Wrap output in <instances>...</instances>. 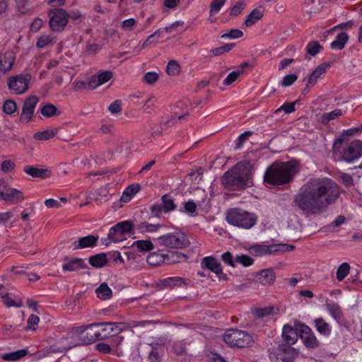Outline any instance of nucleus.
I'll return each mask as SVG.
<instances>
[{
    "mask_svg": "<svg viewBox=\"0 0 362 362\" xmlns=\"http://www.w3.org/2000/svg\"><path fill=\"white\" fill-rule=\"evenodd\" d=\"M185 257L184 255L177 252H169L166 254L153 252L148 255L146 262L152 266H158L162 263L171 264L180 262L181 259Z\"/></svg>",
    "mask_w": 362,
    "mask_h": 362,
    "instance_id": "obj_12",
    "label": "nucleus"
},
{
    "mask_svg": "<svg viewBox=\"0 0 362 362\" xmlns=\"http://www.w3.org/2000/svg\"><path fill=\"white\" fill-rule=\"evenodd\" d=\"M109 192L106 187H100L95 190L93 199L95 201L105 202L108 200Z\"/></svg>",
    "mask_w": 362,
    "mask_h": 362,
    "instance_id": "obj_50",
    "label": "nucleus"
},
{
    "mask_svg": "<svg viewBox=\"0 0 362 362\" xmlns=\"http://www.w3.org/2000/svg\"><path fill=\"white\" fill-rule=\"evenodd\" d=\"M23 171L33 177L46 178L49 177V171L47 169L37 168L32 165H25Z\"/></svg>",
    "mask_w": 362,
    "mask_h": 362,
    "instance_id": "obj_30",
    "label": "nucleus"
},
{
    "mask_svg": "<svg viewBox=\"0 0 362 362\" xmlns=\"http://www.w3.org/2000/svg\"><path fill=\"white\" fill-rule=\"evenodd\" d=\"M331 66L330 63L323 62L317 66V67L310 74L308 79V86H314L317 79Z\"/></svg>",
    "mask_w": 362,
    "mask_h": 362,
    "instance_id": "obj_26",
    "label": "nucleus"
},
{
    "mask_svg": "<svg viewBox=\"0 0 362 362\" xmlns=\"http://www.w3.org/2000/svg\"><path fill=\"white\" fill-rule=\"evenodd\" d=\"M162 209H164L165 214H168L175 211L177 209V205L173 197L169 194H163L161 198Z\"/></svg>",
    "mask_w": 362,
    "mask_h": 362,
    "instance_id": "obj_35",
    "label": "nucleus"
},
{
    "mask_svg": "<svg viewBox=\"0 0 362 362\" xmlns=\"http://www.w3.org/2000/svg\"><path fill=\"white\" fill-rule=\"evenodd\" d=\"M341 145L340 153L342 160L347 163H353L358 160L362 156V141L355 140L349 144H343V139L339 138L334 144V148H337V145Z\"/></svg>",
    "mask_w": 362,
    "mask_h": 362,
    "instance_id": "obj_5",
    "label": "nucleus"
},
{
    "mask_svg": "<svg viewBox=\"0 0 362 362\" xmlns=\"http://www.w3.org/2000/svg\"><path fill=\"white\" fill-rule=\"evenodd\" d=\"M224 341L231 347L245 348L252 342V337L246 332L237 329H231L223 335Z\"/></svg>",
    "mask_w": 362,
    "mask_h": 362,
    "instance_id": "obj_7",
    "label": "nucleus"
},
{
    "mask_svg": "<svg viewBox=\"0 0 362 362\" xmlns=\"http://www.w3.org/2000/svg\"><path fill=\"white\" fill-rule=\"evenodd\" d=\"M279 356L282 362H294L298 355L296 349L287 344H279Z\"/></svg>",
    "mask_w": 362,
    "mask_h": 362,
    "instance_id": "obj_22",
    "label": "nucleus"
},
{
    "mask_svg": "<svg viewBox=\"0 0 362 362\" xmlns=\"http://www.w3.org/2000/svg\"><path fill=\"white\" fill-rule=\"evenodd\" d=\"M362 132V124L358 126L346 129L343 132L342 136H356Z\"/></svg>",
    "mask_w": 362,
    "mask_h": 362,
    "instance_id": "obj_62",
    "label": "nucleus"
},
{
    "mask_svg": "<svg viewBox=\"0 0 362 362\" xmlns=\"http://www.w3.org/2000/svg\"><path fill=\"white\" fill-rule=\"evenodd\" d=\"M31 78V74L28 73L11 76L8 78V90L13 94H23L28 90Z\"/></svg>",
    "mask_w": 362,
    "mask_h": 362,
    "instance_id": "obj_11",
    "label": "nucleus"
},
{
    "mask_svg": "<svg viewBox=\"0 0 362 362\" xmlns=\"http://www.w3.org/2000/svg\"><path fill=\"white\" fill-rule=\"evenodd\" d=\"M39 100V98L36 95H31L25 100L20 117L21 122L28 123L32 119Z\"/></svg>",
    "mask_w": 362,
    "mask_h": 362,
    "instance_id": "obj_18",
    "label": "nucleus"
},
{
    "mask_svg": "<svg viewBox=\"0 0 362 362\" xmlns=\"http://www.w3.org/2000/svg\"><path fill=\"white\" fill-rule=\"evenodd\" d=\"M88 266L85 259L81 258H73L67 260L62 264L63 272H75L81 269H86Z\"/></svg>",
    "mask_w": 362,
    "mask_h": 362,
    "instance_id": "obj_25",
    "label": "nucleus"
},
{
    "mask_svg": "<svg viewBox=\"0 0 362 362\" xmlns=\"http://www.w3.org/2000/svg\"><path fill=\"white\" fill-rule=\"evenodd\" d=\"M192 281L189 279L180 276H170L160 279L158 286L160 289H173L175 288H187L192 286Z\"/></svg>",
    "mask_w": 362,
    "mask_h": 362,
    "instance_id": "obj_14",
    "label": "nucleus"
},
{
    "mask_svg": "<svg viewBox=\"0 0 362 362\" xmlns=\"http://www.w3.org/2000/svg\"><path fill=\"white\" fill-rule=\"evenodd\" d=\"M112 76L113 74L111 71H104L99 74L92 76L91 78L95 88L107 83L112 78Z\"/></svg>",
    "mask_w": 362,
    "mask_h": 362,
    "instance_id": "obj_33",
    "label": "nucleus"
},
{
    "mask_svg": "<svg viewBox=\"0 0 362 362\" xmlns=\"http://www.w3.org/2000/svg\"><path fill=\"white\" fill-rule=\"evenodd\" d=\"M264 12V9L262 6L253 9L245 21V25L249 27L255 24L258 20L262 18Z\"/></svg>",
    "mask_w": 362,
    "mask_h": 362,
    "instance_id": "obj_34",
    "label": "nucleus"
},
{
    "mask_svg": "<svg viewBox=\"0 0 362 362\" xmlns=\"http://www.w3.org/2000/svg\"><path fill=\"white\" fill-rule=\"evenodd\" d=\"M89 264L95 268H102L107 265V255L105 252H101L92 255L88 259Z\"/></svg>",
    "mask_w": 362,
    "mask_h": 362,
    "instance_id": "obj_31",
    "label": "nucleus"
},
{
    "mask_svg": "<svg viewBox=\"0 0 362 362\" xmlns=\"http://www.w3.org/2000/svg\"><path fill=\"white\" fill-rule=\"evenodd\" d=\"M242 74V70H235L230 72L227 77L223 80V84L224 86H230L234 83L240 75Z\"/></svg>",
    "mask_w": 362,
    "mask_h": 362,
    "instance_id": "obj_59",
    "label": "nucleus"
},
{
    "mask_svg": "<svg viewBox=\"0 0 362 362\" xmlns=\"http://www.w3.org/2000/svg\"><path fill=\"white\" fill-rule=\"evenodd\" d=\"M164 344L165 340L161 339L159 344H156L155 345L153 344H146L141 346V349L143 353L147 354L149 362H161L162 346Z\"/></svg>",
    "mask_w": 362,
    "mask_h": 362,
    "instance_id": "obj_17",
    "label": "nucleus"
},
{
    "mask_svg": "<svg viewBox=\"0 0 362 362\" xmlns=\"http://www.w3.org/2000/svg\"><path fill=\"white\" fill-rule=\"evenodd\" d=\"M252 131H245L240 134L236 140L235 141V149L240 150L243 148L244 144L249 139V138L253 135Z\"/></svg>",
    "mask_w": 362,
    "mask_h": 362,
    "instance_id": "obj_47",
    "label": "nucleus"
},
{
    "mask_svg": "<svg viewBox=\"0 0 362 362\" xmlns=\"http://www.w3.org/2000/svg\"><path fill=\"white\" fill-rule=\"evenodd\" d=\"M166 71L168 75L176 76L180 72V66L175 60H170L166 68Z\"/></svg>",
    "mask_w": 362,
    "mask_h": 362,
    "instance_id": "obj_55",
    "label": "nucleus"
},
{
    "mask_svg": "<svg viewBox=\"0 0 362 362\" xmlns=\"http://www.w3.org/2000/svg\"><path fill=\"white\" fill-rule=\"evenodd\" d=\"M298 103V100L289 103L285 102L275 112L276 114L280 112H284L286 114H291L296 111V105Z\"/></svg>",
    "mask_w": 362,
    "mask_h": 362,
    "instance_id": "obj_49",
    "label": "nucleus"
},
{
    "mask_svg": "<svg viewBox=\"0 0 362 362\" xmlns=\"http://www.w3.org/2000/svg\"><path fill=\"white\" fill-rule=\"evenodd\" d=\"M234 47V43H227L223 46L211 49L210 52L212 53L214 56H219L224 53L230 52Z\"/></svg>",
    "mask_w": 362,
    "mask_h": 362,
    "instance_id": "obj_53",
    "label": "nucleus"
},
{
    "mask_svg": "<svg viewBox=\"0 0 362 362\" xmlns=\"http://www.w3.org/2000/svg\"><path fill=\"white\" fill-rule=\"evenodd\" d=\"M3 111L7 115H12L17 110V105L12 100H7L3 104Z\"/></svg>",
    "mask_w": 362,
    "mask_h": 362,
    "instance_id": "obj_57",
    "label": "nucleus"
},
{
    "mask_svg": "<svg viewBox=\"0 0 362 362\" xmlns=\"http://www.w3.org/2000/svg\"><path fill=\"white\" fill-rule=\"evenodd\" d=\"M325 307L332 317L339 322L343 317V313L339 305L334 303H327Z\"/></svg>",
    "mask_w": 362,
    "mask_h": 362,
    "instance_id": "obj_38",
    "label": "nucleus"
},
{
    "mask_svg": "<svg viewBox=\"0 0 362 362\" xmlns=\"http://www.w3.org/2000/svg\"><path fill=\"white\" fill-rule=\"evenodd\" d=\"M107 255V262L112 261L115 264H124V259L122 257L121 253L119 251H110L105 253Z\"/></svg>",
    "mask_w": 362,
    "mask_h": 362,
    "instance_id": "obj_51",
    "label": "nucleus"
},
{
    "mask_svg": "<svg viewBox=\"0 0 362 362\" xmlns=\"http://www.w3.org/2000/svg\"><path fill=\"white\" fill-rule=\"evenodd\" d=\"M351 267L349 263L343 262L337 268L336 272V279L339 281H342L349 274Z\"/></svg>",
    "mask_w": 362,
    "mask_h": 362,
    "instance_id": "obj_43",
    "label": "nucleus"
},
{
    "mask_svg": "<svg viewBox=\"0 0 362 362\" xmlns=\"http://www.w3.org/2000/svg\"><path fill=\"white\" fill-rule=\"evenodd\" d=\"M322 49L323 47L317 41L315 40L309 42L305 47L307 54L312 57L315 56Z\"/></svg>",
    "mask_w": 362,
    "mask_h": 362,
    "instance_id": "obj_46",
    "label": "nucleus"
},
{
    "mask_svg": "<svg viewBox=\"0 0 362 362\" xmlns=\"http://www.w3.org/2000/svg\"><path fill=\"white\" fill-rule=\"evenodd\" d=\"M201 267L208 269L215 274H222L221 263L213 256L204 257L201 261Z\"/></svg>",
    "mask_w": 362,
    "mask_h": 362,
    "instance_id": "obj_23",
    "label": "nucleus"
},
{
    "mask_svg": "<svg viewBox=\"0 0 362 362\" xmlns=\"http://www.w3.org/2000/svg\"><path fill=\"white\" fill-rule=\"evenodd\" d=\"M144 78L146 83L152 84L158 79V74L155 71H148L145 74Z\"/></svg>",
    "mask_w": 362,
    "mask_h": 362,
    "instance_id": "obj_64",
    "label": "nucleus"
},
{
    "mask_svg": "<svg viewBox=\"0 0 362 362\" xmlns=\"http://www.w3.org/2000/svg\"><path fill=\"white\" fill-rule=\"evenodd\" d=\"M0 197L4 201L11 202H18L23 199V193L14 188H9L6 192H0Z\"/></svg>",
    "mask_w": 362,
    "mask_h": 362,
    "instance_id": "obj_27",
    "label": "nucleus"
},
{
    "mask_svg": "<svg viewBox=\"0 0 362 362\" xmlns=\"http://www.w3.org/2000/svg\"><path fill=\"white\" fill-rule=\"evenodd\" d=\"M100 340L119 334L124 328L122 322H98Z\"/></svg>",
    "mask_w": 362,
    "mask_h": 362,
    "instance_id": "obj_15",
    "label": "nucleus"
},
{
    "mask_svg": "<svg viewBox=\"0 0 362 362\" xmlns=\"http://www.w3.org/2000/svg\"><path fill=\"white\" fill-rule=\"evenodd\" d=\"M343 115V112L341 109H335L329 112L324 113L322 115V121L329 122L336 118L341 117Z\"/></svg>",
    "mask_w": 362,
    "mask_h": 362,
    "instance_id": "obj_58",
    "label": "nucleus"
},
{
    "mask_svg": "<svg viewBox=\"0 0 362 362\" xmlns=\"http://www.w3.org/2000/svg\"><path fill=\"white\" fill-rule=\"evenodd\" d=\"M253 172V167L250 162L240 161L223 175L221 184L229 190L245 189L252 185Z\"/></svg>",
    "mask_w": 362,
    "mask_h": 362,
    "instance_id": "obj_2",
    "label": "nucleus"
},
{
    "mask_svg": "<svg viewBox=\"0 0 362 362\" xmlns=\"http://www.w3.org/2000/svg\"><path fill=\"white\" fill-rule=\"evenodd\" d=\"M294 246L287 244L254 245L249 249L250 253L255 256L277 254L281 251H290Z\"/></svg>",
    "mask_w": 362,
    "mask_h": 362,
    "instance_id": "obj_13",
    "label": "nucleus"
},
{
    "mask_svg": "<svg viewBox=\"0 0 362 362\" xmlns=\"http://www.w3.org/2000/svg\"><path fill=\"white\" fill-rule=\"evenodd\" d=\"M299 170V163L296 160L274 163L267 168L264 181L275 186L288 184L293 180Z\"/></svg>",
    "mask_w": 362,
    "mask_h": 362,
    "instance_id": "obj_3",
    "label": "nucleus"
},
{
    "mask_svg": "<svg viewBox=\"0 0 362 362\" xmlns=\"http://www.w3.org/2000/svg\"><path fill=\"white\" fill-rule=\"evenodd\" d=\"M55 37L52 35H41L37 40L36 46L40 49L45 48L54 42Z\"/></svg>",
    "mask_w": 362,
    "mask_h": 362,
    "instance_id": "obj_48",
    "label": "nucleus"
},
{
    "mask_svg": "<svg viewBox=\"0 0 362 362\" xmlns=\"http://www.w3.org/2000/svg\"><path fill=\"white\" fill-rule=\"evenodd\" d=\"M226 0H213L210 6V15L217 14L226 4Z\"/></svg>",
    "mask_w": 362,
    "mask_h": 362,
    "instance_id": "obj_56",
    "label": "nucleus"
},
{
    "mask_svg": "<svg viewBox=\"0 0 362 362\" xmlns=\"http://www.w3.org/2000/svg\"><path fill=\"white\" fill-rule=\"evenodd\" d=\"M226 221L230 225L244 229H250L256 224L257 217L255 214L235 208L228 211Z\"/></svg>",
    "mask_w": 362,
    "mask_h": 362,
    "instance_id": "obj_4",
    "label": "nucleus"
},
{
    "mask_svg": "<svg viewBox=\"0 0 362 362\" xmlns=\"http://www.w3.org/2000/svg\"><path fill=\"white\" fill-rule=\"evenodd\" d=\"M16 61V54L11 50L0 52V73L5 74L11 70Z\"/></svg>",
    "mask_w": 362,
    "mask_h": 362,
    "instance_id": "obj_20",
    "label": "nucleus"
},
{
    "mask_svg": "<svg viewBox=\"0 0 362 362\" xmlns=\"http://www.w3.org/2000/svg\"><path fill=\"white\" fill-rule=\"evenodd\" d=\"M255 277L263 286H270L274 284L276 274L273 269H264L257 273Z\"/></svg>",
    "mask_w": 362,
    "mask_h": 362,
    "instance_id": "obj_24",
    "label": "nucleus"
},
{
    "mask_svg": "<svg viewBox=\"0 0 362 362\" xmlns=\"http://www.w3.org/2000/svg\"><path fill=\"white\" fill-rule=\"evenodd\" d=\"M315 327L319 333L324 336H329L331 333V326L322 317L315 319Z\"/></svg>",
    "mask_w": 362,
    "mask_h": 362,
    "instance_id": "obj_41",
    "label": "nucleus"
},
{
    "mask_svg": "<svg viewBox=\"0 0 362 362\" xmlns=\"http://www.w3.org/2000/svg\"><path fill=\"white\" fill-rule=\"evenodd\" d=\"M133 235V221L125 220L112 226L108 232V239L113 243H119L126 239L125 235Z\"/></svg>",
    "mask_w": 362,
    "mask_h": 362,
    "instance_id": "obj_10",
    "label": "nucleus"
},
{
    "mask_svg": "<svg viewBox=\"0 0 362 362\" xmlns=\"http://www.w3.org/2000/svg\"><path fill=\"white\" fill-rule=\"evenodd\" d=\"M40 113L46 118H49L60 115L61 112L58 108L52 103H46L43 105L40 110Z\"/></svg>",
    "mask_w": 362,
    "mask_h": 362,
    "instance_id": "obj_36",
    "label": "nucleus"
},
{
    "mask_svg": "<svg viewBox=\"0 0 362 362\" xmlns=\"http://www.w3.org/2000/svg\"><path fill=\"white\" fill-rule=\"evenodd\" d=\"M349 40V35L344 32L339 33L330 44L332 50H341Z\"/></svg>",
    "mask_w": 362,
    "mask_h": 362,
    "instance_id": "obj_32",
    "label": "nucleus"
},
{
    "mask_svg": "<svg viewBox=\"0 0 362 362\" xmlns=\"http://www.w3.org/2000/svg\"><path fill=\"white\" fill-rule=\"evenodd\" d=\"M278 311L277 308L274 306H267L264 308H255L252 309V313L254 316L258 318H263L264 317L273 315Z\"/></svg>",
    "mask_w": 362,
    "mask_h": 362,
    "instance_id": "obj_37",
    "label": "nucleus"
},
{
    "mask_svg": "<svg viewBox=\"0 0 362 362\" xmlns=\"http://www.w3.org/2000/svg\"><path fill=\"white\" fill-rule=\"evenodd\" d=\"M159 245L170 247L182 249L187 247L189 241L186 235L180 231L168 233L157 238Z\"/></svg>",
    "mask_w": 362,
    "mask_h": 362,
    "instance_id": "obj_8",
    "label": "nucleus"
},
{
    "mask_svg": "<svg viewBox=\"0 0 362 362\" xmlns=\"http://www.w3.org/2000/svg\"><path fill=\"white\" fill-rule=\"evenodd\" d=\"M221 259L227 265L232 267H235L236 266L235 257H233L232 253L230 252H223L221 255Z\"/></svg>",
    "mask_w": 362,
    "mask_h": 362,
    "instance_id": "obj_61",
    "label": "nucleus"
},
{
    "mask_svg": "<svg viewBox=\"0 0 362 362\" xmlns=\"http://www.w3.org/2000/svg\"><path fill=\"white\" fill-rule=\"evenodd\" d=\"M243 35L242 30L239 29H232L229 32L221 35V38L222 39H238Z\"/></svg>",
    "mask_w": 362,
    "mask_h": 362,
    "instance_id": "obj_60",
    "label": "nucleus"
},
{
    "mask_svg": "<svg viewBox=\"0 0 362 362\" xmlns=\"http://www.w3.org/2000/svg\"><path fill=\"white\" fill-rule=\"evenodd\" d=\"M339 196V188L331 178H309L293 197L295 206L305 215L320 214L334 204Z\"/></svg>",
    "mask_w": 362,
    "mask_h": 362,
    "instance_id": "obj_1",
    "label": "nucleus"
},
{
    "mask_svg": "<svg viewBox=\"0 0 362 362\" xmlns=\"http://www.w3.org/2000/svg\"><path fill=\"white\" fill-rule=\"evenodd\" d=\"M182 205L183 207L178 209L180 213H185L190 217H195L198 215L197 205L192 199L184 202Z\"/></svg>",
    "mask_w": 362,
    "mask_h": 362,
    "instance_id": "obj_29",
    "label": "nucleus"
},
{
    "mask_svg": "<svg viewBox=\"0 0 362 362\" xmlns=\"http://www.w3.org/2000/svg\"><path fill=\"white\" fill-rule=\"evenodd\" d=\"M98 235L91 234L79 238L78 240L72 243V250H76L86 248H94L98 245Z\"/></svg>",
    "mask_w": 362,
    "mask_h": 362,
    "instance_id": "obj_19",
    "label": "nucleus"
},
{
    "mask_svg": "<svg viewBox=\"0 0 362 362\" xmlns=\"http://www.w3.org/2000/svg\"><path fill=\"white\" fill-rule=\"evenodd\" d=\"M28 354V350L25 349H20L16 351L11 352L8 354H5L2 356V359L5 361H18L24 356H25Z\"/></svg>",
    "mask_w": 362,
    "mask_h": 362,
    "instance_id": "obj_45",
    "label": "nucleus"
},
{
    "mask_svg": "<svg viewBox=\"0 0 362 362\" xmlns=\"http://www.w3.org/2000/svg\"><path fill=\"white\" fill-rule=\"evenodd\" d=\"M132 247L136 248L141 252H151L154 249V245L149 240H139L133 243Z\"/></svg>",
    "mask_w": 362,
    "mask_h": 362,
    "instance_id": "obj_40",
    "label": "nucleus"
},
{
    "mask_svg": "<svg viewBox=\"0 0 362 362\" xmlns=\"http://www.w3.org/2000/svg\"><path fill=\"white\" fill-rule=\"evenodd\" d=\"M93 85V81L91 77L89 78L87 81L76 80L74 83V89L76 90L95 89Z\"/></svg>",
    "mask_w": 362,
    "mask_h": 362,
    "instance_id": "obj_44",
    "label": "nucleus"
},
{
    "mask_svg": "<svg viewBox=\"0 0 362 362\" xmlns=\"http://www.w3.org/2000/svg\"><path fill=\"white\" fill-rule=\"evenodd\" d=\"M140 189L141 185L139 183L132 184L126 187L123 192V196L128 197V200H130Z\"/></svg>",
    "mask_w": 362,
    "mask_h": 362,
    "instance_id": "obj_52",
    "label": "nucleus"
},
{
    "mask_svg": "<svg viewBox=\"0 0 362 362\" xmlns=\"http://www.w3.org/2000/svg\"><path fill=\"white\" fill-rule=\"evenodd\" d=\"M47 16L49 25L54 32H62L66 27L71 15L64 9L56 8L50 9Z\"/></svg>",
    "mask_w": 362,
    "mask_h": 362,
    "instance_id": "obj_9",
    "label": "nucleus"
},
{
    "mask_svg": "<svg viewBox=\"0 0 362 362\" xmlns=\"http://www.w3.org/2000/svg\"><path fill=\"white\" fill-rule=\"evenodd\" d=\"M71 334L78 337L81 339L80 341L75 343L76 346L91 344L96 340H100L98 323L74 327Z\"/></svg>",
    "mask_w": 362,
    "mask_h": 362,
    "instance_id": "obj_6",
    "label": "nucleus"
},
{
    "mask_svg": "<svg viewBox=\"0 0 362 362\" xmlns=\"http://www.w3.org/2000/svg\"><path fill=\"white\" fill-rule=\"evenodd\" d=\"M59 132L58 128L46 129L42 132H37L34 134L33 138L38 141H47L54 137Z\"/></svg>",
    "mask_w": 362,
    "mask_h": 362,
    "instance_id": "obj_39",
    "label": "nucleus"
},
{
    "mask_svg": "<svg viewBox=\"0 0 362 362\" xmlns=\"http://www.w3.org/2000/svg\"><path fill=\"white\" fill-rule=\"evenodd\" d=\"M236 264H241L245 267H250L254 264V259L247 255H239L235 256Z\"/></svg>",
    "mask_w": 362,
    "mask_h": 362,
    "instance_id": "obj_54",
    "label": "nucleus"
},
{
    "mask_svg": "<svg viewBox=\"0 0 362 362\" xmlns=\"http://www.w3.org/2000/svg\"><path fill=\"white\" fill-rule=\"evenodd\" d=\"M303 344L308 348L315 349L319 346V342L311 329L303 324H299L296 328Z\"/></svg>",
    "mask_w": 362,
    "mask_h": 362,
    "instance_id": "obj_16",
    "label": "nucleus"
},
{
    "mask_svg": "<svg viewBox=\"0 0 362 362\" xmlns=\"http://www.w3.org/2000/svg\"><path fill=\"white\" fill-rule=\"evenodd\" d=\"M1 301L8 307L21 308L23 305V301L19 298H12V296H0Z\"/></svg>",
    "mask_w": 362,
    "mask_h": 362,
    "instance_id": "obj_42",
    "label": "nucleus"
},
{
    "mask_svg": "<svg viewBox=\"0 0 362 362\" xmlns=\"http://www.w3.org/2000/svg\"><path fill=\"white\" fill-rule=\"evenodd\" d=\"M163 226L161 224H151L147 221H133V234L147 233L157 232Z\"/></svg>",
    "mask_w": 362,
    "mask_h": 362,
    "instance_id": "obj_21",
    "label": "nucleus"
},
{
    "mask_svg": "<svg viewBox=\"0 0 362 362\" xmlns=\"http://www.w3.org/2000/svg\"><path fill=\"white\" fill-rule=\"evenodd\" d=\"M298 78L295 74H291L285 76L282 80L281 85L284 87L291 86Z\"/></svg>",
    "mask_w": 362,
    "mask_h": 362,
    "instance_id": "obj_63",
    "label": "nucleus"
},
{
    "mask_svg": "<svg viewBox=\"0 0 362 362\" xmlns=\"http://www.w3.org/2000/svg\"><path fill=\"white\" fill-rule=\"evenodd\" d=\"M282 337L286 344L291 346L296 342L298 339V332L291 326L285 325L282 329Z\"/></svg>",
    "mask_w": 362,
    "mask_h": 362,
    "instance_id": "obj_28",
    "label": "nucleus"
}]
</instances>
